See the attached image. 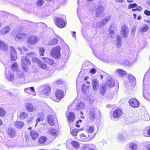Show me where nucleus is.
I'll use <instances>...</instances> for the list:
<instances>
[{
	"label": "nucleus",
	"instance_id": "a19ab883",
	"mask_svg": "<svg viewBox=\"0 0 150 150\" xmlns=\"http://www.w3.org/2000/svg\"><path fill=\"white\" fill-rule=\"evenodd\" d=\"M24 123L21 122L16 121L15 124V125L16 127L21 128L23 125Z\"/></svg>",
	"mask_w": 150,
	"mask_h": 150
},
{
	"label": "nucleus",
	"instance_id": "2f4dec72",
	"mask_svg": "<svg viewBox=\"0 0 150 150\" xmlns=\"http://www.w3.org/2000/svg\"><path fill=\"white\" fill-rule=\"evenodd\" d=\"M30 133L32 139L33 140L37 138L39 136L38 133L34 130L31 131Z\"/></svg>",
	"mask_w": 150,
	"mask_h": 150
},
{
	"label": "nucleus",
	"instance_id": "49530a36",
	"mask_svg": "<svg viewBox=\"0 0 150 150\" xmlns=\"http://www.w3.org/2000/svg\"><path fill=\"white\" fill-rule=\"evenodd\" d=\"M45 51L43 47H40L39 48V51L40 56H43L44 55Z\"/></svg>",
	"mask_w": 150,
	"mask_h": 150
},
{
	"label": "nucleus",
	"instance_id": "393cba45",
	"mask_svg": "<svg viewBox=\"0 0 150 150\" xmlns=\"http://www.w3.org/2000/svg\"><path fill=\"white\" fill-rule=\"evenodd\" d=\"M48 132L53 136H57L58 133L57 129L51 128L48 129Z\"/></svg>",
	"mask_w": 150,
	"mask_h": 150
},
{
	"label": "nucleus",
	"instance_id": "680f3d73",
	"mask_svg": "<svg viewBox=\"0 0 150 150\" xmlns=\"http://www.w3.org/2000/svg\"><path fill=\"white\" fill-rule=\"evenodd\" d=\"M144 14L147 16H150V11L147 10H145L144 12Z\"/></svg>",
	"mask_w": 150,
	"mask_h": 150
},
{
	"label": "nucleus",
	"instance_id": "774afa93",
	"mask_svg": "<svg viewBox=\"0 0 150 150\" xmlns=\"http://www.w3.org/2000/svg\"><path fill=\"white\" fill-rule=\"evenodd\" d=\"M41 118H38V119L36 120V122L37 123L35 125V126H36L38 122H40V121Z\"/></svg>",
	"mask_w": 150,
	"mask_h": 150
},
{
	"label": "nucleus",
	"instance_id": "6e6552de",
	"mask_svg": "<svg viewBox=\"0 0 150 150\" xmlns=\"http://www.w3.org/2000/svg\"><path fill=\"white\" fill-rule=\"evenodd\" d=\"M39 38L36 36L31 35L29 36L27 40V42L31 45H34L39 40Z\"/></svg>",
	"mask_w": 150,
	"mask_h": 150
},
{
	"label": "nucleus",
	"instance_id": "c85d7f7f",
	"mask_svg": "<svg viewBox=\"0 0 150 150\" xmlns=\"http://www.w3.org/2000/svg\"><path fill=\"white\" fill-rule=\"evenodd\" d=\"M111 18V16H108L105 17L100 22L101 24L104 26L110 21Z\"/></svg>",
	"mask_w": 150,
	"mask_h": 150
},
{
	"label": "nucleus",
	"instance_id": "4be33fe9",
	"mask_svg": "<svg viewBox=\"0 0 150 150\" xmlns=\"http://www.w3.org/2000/svg\"><path fill=\"white\" fill-rule=\"evenodd\" d=\"M66 115L69 122H72L74 121L75 118V115L73 112H70L68 114L67 112L66 113Z\"/></svg>",
	"mask_w": 150,
	"mask_h": 150
},
{
	"label": "nucleus",
	"instance_id": "7c9ffc66",
	"mask_svg": "<svg viewBox=\"0 0 150 150\" xmlns=\"http://www.w3.org/2000/svg\"><path fill=\"white\" fill-rule=\"evenodd\" d=\"M28 116L29 115L28 113L23 112L20 113L19 117L21 119L23 120L27 119L28 117Z\"/></svg>",
	"mask_w": 150,
	"mask_h": 150
},
{
	"label": "nucleus",
	"instance_id": "aec40b11",
	"mask_svg": "<svg viewBox=\"0 0 150 150\" xmlns=\"http://www.w3.org/2000/svg\"><path fill=\"white\" fill-rule=\"evenodd\" d=\"M114 73L117 75L118 74L121 76L123 77L126 74V71L121 69H117L115 70Z\"/></svg>",
	"mask_w": 150,
	"mask_h": 150
},
{
	"label": "nucleus",
	"instance_id": "f257e3e1",
	"mask_svg": "<svg viewBox=\"0 0 150 150\" xmlns=\"http://www.w3.org/2000/svg\"><path fill=\"white\" fill-rule=\"evenodd\" d=\"M21 66L23 69L25 71H28V66L31 65V62L27 58L26 56H23L21 59Z\"/></svg>",
	"mask_w": 150,
	"mask_h": 150
},
{
	"label": "nucleus",
	"instance_id": "603ef678",
	"mask_svg": "<svg viewBox=\"0 0 150 150\" xmlns=\"http://www.w3.org/2000/svg\"><path fill=\"white\" fill-rule=\"evenodd\" d=\"M117 139L119 141H121L124 139V137L122 134H119L117 135Z\"/></svg>",
	"mask_w": 150,
	"mask_h": 150
},
{
	"label": "nucleus",
	"instance_id": "4c0bfd02",
	"mask_svg": "<svg viewBox=\"0 0 150 150\" xmlns=\"http://www.w3.org/2000/svg\"><path fill=\"white\" fill-rule=\"evenodd\" d=\"M42 59L48 64L52 65L54 63V62L53 59L49 58L42 57Z\"/></svg>",
	"mask_w": 150,
	"mask_h": 150
},
{
	"label": "nucleus",
	"instance_id": "4d7b16f0",
	"mask_svg": "<svg viewBox=\"0 0 150 150\" xmlns=\"http://www.w3.org/2000/svg\"><path fill=\"white\" fill-rule=\"evenodd\" d=\"M40 60H39L37 57H33L32 58V61L33 62H36L37 63V64H38V63L39 61H40Z\"/></svg>",
	"mask_w": 150,
	"mask_h": 150
},
{
	"label": "nucleus",
	"instance_id": "6ab92c4d",
	"mask_svg": "<svg viewBox=\"0 0 150 150\" xmlns=\"http://www.w3.org/2000/svg\"><path fill=\"white\" fill-rule=\"evenodd\" d=\"M10 30V28L9 26H5L0 30V35H4L8 33Z\"/></svg>",
	"mask_w": 150,
	"mask_h": 150
},
{
	"label": "nucleus",
	"instance_id": "ea45409f",
	"mask_svg": "<svg viewBox=\"0 0 150 150\" xmlns=\"http://www.w3.org/2000/svg\"><path fill=\"white\" fill-rule=\"evenodd\" d=\"M72 145L76 149H78L80 146L79 144L75 141H72L71 142Z\"/></svg>",
	"mask_w": 150,
	"mask_h": 150
},
{
	"label": "nucleus",
	"instance_id": "ddd939ff",
	"mask_svg": "<svg viewBox=\"0 0 150 150\" xmlns=\"http://www.w3.org/2000/svg\"><path fill=\"white\" fill-rule=\"evenodd\" d=\"M105 10L104 7L101 4L98 5L96 12V16L97 17H99L100 16L102 13Z\"/></svg>",
	"mask_w": 150,
	"mask_h": 150
},
{
	"label": "nucleus",
	"instance_id": "f704fd0d",
	"mask_svg": "<svg viewBox=\"0 0 150 150\" xmlns=\"http://www.w3.org/2000/svg\"><path fill=\"white\" fill-rule=\"evenodd\" d=\"M107 87L105 84L102 85L100 86V93L102 95H104L105 93Z\"/></svg>",
	"mask_w": 150,
	"mask_h": 150
},
{
	"label": "nucleus",
	"instance_id": "5fc2aeb1",
	"mask_svg": "<svg viewBox=\"0 0 150 150\" xmlns=\"http://www.w3.org/2000/svg\"><path fill=\"white\" fill-rule=\"evenodd\" d=\"M35 55V53L33 52H30L26 54V55L28 57H30L34 56Z\"/></svg>",
	"mask_w": 150,
	"mask_h": 150
},
{
	"label": "nucleus",
	"instance_id": "09e8293b",
	"mask_svg": "<svg viewBox=\"0 0 150 150\" xmlns=\"http://www.w3.org/2000/svg\"><path fill=\"white\" fill-rule=\"evenodd\" d=\"M79 131V129H73L71 131V133L73 136H76L77 135Z\"/></svg>",
	"mask_w": 150,
	"mask_h": 150
},
{
	"label": "nucleus",
	"instance_id": "bb28decb",
	"mask_svg": "<svg viewBox=\"0 0 150 150\" xmlns=\"http://www.w3.org/2000/svg\"><path fill=\"white\" fill-rule=\"evenodd\" d=\"M81 141L84 142H87L89 140L87 139V136L84 134L82 133L80 135V138L79 139Z\"/></svg>",
	"mask_w": 150,
	"mask_h": 150
},
{
	"label": "nucleus",
	"instance_id": "e433bc0d",
	"mask_svg": "<svg viewBox=\"0 0 150 150\" xmlns=\"http://www.w3.org/2000/svg\"><path fill=\"white\" fill-rule=\"evenodd\" d=\"M7 133L9 136L11 137L13 136L15 134L14 129L11 127H9L8 129Z\"/></svg>",
	"mask_w": 150,
	"mask_h": 150
},
{
	"label": "nucleus",
	"instance_id": "a211bd4d",
	"mask_svg": "<svg viewBox=\"0 0 150 150\" xmlns=\"http://www.w3.org/2000/svg\"><path fill=\"white\" fill-rule=\"evenodd\" d=\"M25 107L26 110L28 112H32L34 110V106L31 103H27L25 104Z\"/></svg>",
	"mask_w": 150,
	"mask_h": 150
},
{
	"label": "nucleus",
	"instance_id": "69168bd1",
	"mask_svg": "<svg viewBox=\"0 0 150 150\" xmlns=\"http://www.w3.org/2000/svg\"><path fill=\"white\" fill-rule=\"evenodd\" d=\"M82 120H78V121L76 122V126L77 127H80V126L79 125H78V124L79 123V122H81Z\"/></svg>",
	"mask_w": 150,
	"mask_h": 150
},
{
	"label": "nucleus",
	"instance_id": "412c9836",
	"mask_svg": "<svg viewBox=\"0 0 150 150\" xmlns=\"http://www.w3.org/2000/svg\"><path fill=\"white\" fill-rule=\"evenodd\" d=\"M129 148L130 150H137L138 148V145L137 143L131 142L129 144Z\"/></svg>",
	"mask_w": 150,
	"mask_h": 150
},
{
	"label": "nucleus",
	"instance_id": "0eeeda50",
	"mask_svg": "<svg viewBox=\"0 0 150 150\" xmlns=\"http://www.w3.org/2000/svg\"><path fill=\"white\" fill-rule=\"evenodd\" d=\"M55 23L60 28H64L66 24V23L64 20L60 18H56Z\"/></svg>",
	"mask_w": 150,
	"mask_h": 150
},
{
	"label": "nucleus",
	"instance_id": "e2e57ef3",
	"mask_svg": "<svg viewBox=\"0 0 150 150\" xmlns=\"http://www.w3.org/2000/svg\"><path fill=\"white\" fill-rule=\"evenodd\" d=\"M94 136H94L92 135H88L87 137V139H89L88 140V142L92 139L94 138Z\"/></svg>",
	"mask_w": 150,
	"mask_h": 150
},
{
	"label": "nucleus",
	"instance_id": "72a5a7b5",
	"mask_svg": "<svg viewBox=\"0 0 150 150\" xmlns=\"http://www.w3.org/2000/svg\"><path fill=\"white\" fill-rule=\"evenodd\" d=\"M6 76L7 79L10 81L13 80L14 79L13 74L12 73H9V72L8 73H6Z\"/></svg>",
	"mask_w": 150,
	"mask_h": 150
},
{
	"label": "nucleus",
	"instance_id": "de8ad7c7",
	"mask_svg": "<svg viewBox=\"0 0 150 150\" xmlns=\"http://www.w3.org/2000/svg\"><path fill=\"white\" fill-rule=\"evenodd\" d=\"M129 79L131 82H134L135 80L134 77L132 75L129 74L128 75Z\"/></svg>",
	"mask_w": 150,
	"mask_h": 150
},
{
	"label": "nucleus",
	"instance_id": "338daca9",
	"mask_svg": "<svg viewBox=\"0 0 150 150\" xmlns=\"http://www.w3.org/2000/svg\"><path fill=\"white\" fill-rule=\"evenodd\" d=\"M33 118V117H30L28 120V122L31 121Z\"/></svg>",
	"mask_w": 150,
	"mask_h": 150
},
{
	"label": "nucleus",
	"instance_id": "bf43d9fd",
	"mask_svg": "<svg viewBox=\"0 0 150 150\" xmlns=\"http://www.w3.org/2000/svg\"><path fill=\"white\" fill-rule=\"evenodd\" d=\"M96 72V70L94 68H92L89 71V72L91 74H94Z\"/></svg>",
	"mask_w": 150,
	"mask_h": 150
},
{
	"label": "nucleus",
	"instance_id": "8fccbe9b",
	"mask_svg": "<svg viewBox=\"0 0 150 150\" xmlns=\"http://www.w3.org/2000/svg\"><path fill=\"white\" fill-rule=\"evenodd\" d=\"M46 141V138L45 137H42L40 138L39 140V142L40 143H43Z\"/></svg>",
	"mask_w": 150,
	"mask_h": 150
},
{
	"label": "nucleus",
	"instance_id": "39448f33",
	"mask_svg": "<svg viewBox=\"0 0 150 150\" xmlns=\"http://www.w3.org/2000/svg\"><path fill=\"white\" fill-rule=\"evenodd\" d=\"M98 110L96 107L91 108L89 112V117L91 120L94 121L97 116Z\"/></svg>",
	"mask_w": 150,
	"mask_h": 150
},
{
	"label": "nucleus",
	"instance_id": "1a4fd4ad",
	"mask_svg": "<svg viewBox=\"0 0 150 150\" xmlns=\"http://www.w3.org/2000/svg\"><path fill=\"white\" fill-rule=\"evenodd\" d=\"M122 114V110L120 109H117L113 111L112 115H111V118L112 120H114L115 118H119Z\"/></svg>",
	"mask_w": 150,
	"mask_h": 150
},
{
	"label": "nucleus",
	"instance_id": "5701e85b",
	"mask_svg": "<svg viewBox=\"0 0 150 150\" xmlns=\"http://www.w3.org/2000/svg\"><path fill=\"white\" fill-rule=\"evenodd\" d=\"M107 85L109 87H112L114 86V80L113 78L109 77L107 79Z\"/></svg>",
	"mask_w": 150,
	"mask_h": 150
},
{
	"label": "nucleus",
	"instance_id": "473e14b6",
	"mask_svg": "<svg viewBox=\"0 0 150 150\" xmlns=\"http://www.w3.org/2000/svg\"><path fill=\"white\" fill-rule=\"evenodd\" d=\"M38 65L42 69H45L47 67V65L45 62H42L41 60L39 62Z\"/></svg>",
	"mask_w": 150,
	"mask_h": 150
},
{
	"label": "nucleus",
	"instance_id": "c03bdc74",
	"mask_svg": "<svg viewBox=\"0 0 150 150\" xmlns=\"http://www.w3.org/2000/svg\"><path fill=\"white\" fill-rule=\"evenodd\" d=\"M58 41L56 39H53L50 40L48 42V44L50 45H52L57 44Z\"/></svg>",
	"mask_w": 150,
	"mask_h": 150
},
{
	"label": "nucleus",
	"instance_id": "79ce46f5",
	"mask_svg": "<svg viewBox=\"0 0 150 150\" xmlns=\"http://www.w3.org/2000/svg\"><path fill=\"white\" fill-rule=\"evenodd\" d=\"M11 68L13 71H17L18 70V67L16 62H14L11 66Z\"/></svg>",
	"mask_w": 150,
	"mask_h": 150
},
{
	"label": "nucleus",
	"instance_id": "a18cd8bd",
	"mask_svg": "<svg viewBox=\"0 0 150 150\" xmlns=\"http://www.w3.org/2000/svg\"><path fill=\"white\" fill-rule=\"evenodd\" d=\"M6 114V111L3 108H0V117L4 116Z\"/></svg>",
	"mask_w": 150,
	"mask_h": 150
},
{
	"label": "nucleus",
	"instance_id": "9d476101",
	"mask_svg": "<svg viewBox=\"0 0 150 150\" xmlns=\"http://www.w3.org/2000/svg\"><path fill=\"white\" fill-rule=\"evenodd\" d=\"M10 53L11 60L15 61L17 59V54L15 48L13 47H10Z\"/></svg>",
	"mask_w": 150,
	"mask_h": 150
},
{
	"label": "nucleus",
	"instance_id": "423d86ee",
	"mask_svg": "<svg viewBox=\"0 0 150 150\" xmlns=\"http://www.w3.org/2000/svg\"><path fill=\"white\" fill-rule=\"evenodd\" d=\"M129 29L128 26L125 25H123L121 28L120 34L123 38H126L128 36Z\"/></svg>",
	"mask_w": 150,
	"mask_h": 150
},
{
	"label": "nucleus",
	"instance_id": "6e6d98bb",
	"mask_svg": "<svg viewBox=\"0 0 150 150\" xmlns=\"http://www.w3.org/2000/svg\"><path fill=\"white\" fill-rule=\"evenodd\" d=\"M137 5L136 4H131L128 6V8L130 9L132 8L136 7L137 6Z\"/></svg>",
	"mask_w": 150,
	"mask_h": 150
},
{
	"label": "nucleus",
	"instance_id": "9b49d317",
	"mask_svg": "<svg viewBox=\"0 0 150 150\" xmlns=\"http://www.w3.org/2000/svg\"><path fill=\"white\" fill-rule=\"evenodd\" d=\"M28 37L27 34L25 33H20L18 34L15 38V40L17 42L23 41Z\"/></svg>",
	"mask_w": 150,
	"mask_h": 150
},
{
	"label": "nucleus",
	"instance_id": "f8f14e48",
	"mask_svg": "<svg viewBox=\"0 0 150 150\" xmlns=\"http://www.w3.org/2000/svg\"><path fill=\"white\" fill-rule=\"evenodd\" d=\"M129 102L130 106L134 108H138L139 106V101L137 99L134 98L130 99Z\"/></svg>",
	"mask_w": 150,
	"mask_h": 150
},
{
	"label": "nucleus",
	"instance_id": "58836bf2",
	"mask_svg": "<svg viewBox=\"0 0 150 150\" xmlns=\"http://www.w3.org/2000/svg\"><path fill=\"white\" fill-rule=\"evenodd\" d=\"M114 26L113 25H111L109 28V32L110 34L111 37H113V34L114 33V30L113 29Z\"/></svg>",
	"mask_w": 150,
	"mask_h": 150
},
{
	"label": "nucleus",
	"instance_id": "0e129e2a",
	"mask_svg": "<svg viewBox=\"0 0 150 150\" xmlns=\"http://www.w3.org/2000/svg\"><path fill=\"white\" fill-rule=\"evenodd\" d=\"M146 118H144V120L146 121H148L149 120H150V117L149 115L146 114L145 116Z\"/></svg>",
	"mask_w": 150,
	"mask_h": 150
},
{
	"label": "nucleus",
	"instance_id": "b1692460",
	"mask_svg": "<svg viewBox=\"0 0 150 150\" xmlns=\"http://www.w3.org/2000/svg\"><path fill=\"white\" fill-rule=\"evenodd\" d=\"M76 109L78 110H83L85 108V105L82 102H79L76 105Z\"/></svg>",
	"mask_w": 150,
	"mask_h": 150
},
{
	"label": "nucleus",
	"instance_id": "4468645a",
	"mask_svg": "<svg viewBox=\"0 0 150 150\" xmlns=\"http://www.w3.org/2000/svg\"><path fill=\"white\" fill-rule=\"evenodd\" d=\"M47 120L48 123L51 125L53 126L57 121V119L55 116L49 115L47 117Z\"/></svg>",
	"mask_w": 150,
	"mask_h": 150
},
{
	"label": "nucleus",
	"instance_id": "dca6fc26",
	"mask_svg": "<svg viewBox=\"0 0 150 150\" xmlns=\"http://www.w3.org/2000/svg\"><path fill=\"white\" fill-rule=\"evenodd\" d=\"M115 43L116 47L117 48H120L122 46V39L119 35H117L116 36Z\"/></svg>",
	"mask_w": 150,
	"mask_h": 150
},
{
	"label": "nucleus",
	"instance_id": "20e7f679",
	"mask_svg": "<svg viewBox=\"0 0 150 150\" xmlns=\"http://www.w3.org/2000/svg\"><path fill=\"white\" fill-rule=\"evenodd\" d=\"M60 47L59 46H56L52 48L50 51V54L53 58H58L60 57Z\"/></svg>",
	"mask_w": 150,
	"mask_h": 150
},
{
	"label": "nucleus",
	"instance_id": "13d9d810",
	"mask_svg": "<svg viewBox=\"0 0 150 150\" xmlns=\"http://www.w3.org/2000/svg\"><path fill=\"white\" fill-rule=\"evenodd\" d=\"M103 27V25L101 24V22L100 23H98L96 24V28H102Z\"/></svg>",
	"mask_w": 150,
	"mask_h": 150
},
{
	"label": "nucleus",
	"instance_id": "3c124183",
	"mask_svg": "<svg viewBox=\"0 0 150 150\" xmlns=\"http://www.w3.org/2000/svg\"><path fill=\"white\" fill-rule=\"evenodd\" d=\"M44 4L43 0H37V5L38 6H42Z\"/></svg>",
	"mask_w": 150,
	"mask_h": 150
},
{
	"label": "nucleus",
	"instance_id": "f3484780",
	"mask_svg": "<svg viewBox=\"0 0 150 150\" xmlns=\"http://www.w3.org/2000/svg\"><path fill=\"white\" fill-rule=\"evenodd\" d=\"M25 93L31 94L33 96H35L36 95V93L35 91L34 88L33 87H32L29 88H25L24 90Z\"/></svg>",
	"mask_w": 150,
	"mask_h": 150
},
{
	"label": "nucleus",
	"instance_id": "a878e982",
	"mask_svg": "<svg viewBox=\"0 0 150 150\" xmlns=\"http://www.w3.org/2000/svg\"><path fill=\"white\" fill-rule=\"evenodd\" d=\"M0 49L3 50H6L8 49V45L2 40H0Z\"/></svg>",
	"mask_w": 150,
	"mask_h": 150
},
{
	"label": "nucleus",
	"instance_id": "052dcab7",
	"mask_svg": "<svg viewBox=\"0 0 150 150\" xmlns=\"http://www.w3.org/2000/svg\"><path fill=\"white\" fill-rule=\"evenodd\" d=\"M136 30V28L135 26H134L132 28L131 30V33L132 34L134 35Z\"/></svg>",
	"mask_w": 150,
	"mask_h": 150
},
{
	"label": "nucleus",
	"instance_id": "7ed1b4c3",
	"mask_svg": "<svg viewBox=\"0 0 150 150\" xmlns=\"http://www.w3.org/2000/svg\"><path fill=\"white\" fill-rule=\"evenodd\" d=\"M55 98H51L54 101L58 102L64 97V93L63 91L61 89H58L56 90L55 93Z\"/></svg>",
	"mask_w": 150,
	"mask_h": 150
},
{
	"label": "nucleus",
	"instance_id": "c756f323",
	"mask_svg": "<svg viewBox=\"0 0 150 150\" xmlns=\"http://www.w3.org/2000/svg\"><path fill=\"white\" fill-rule=\"evenodd\" d=\"M92 65V64L91 63L89 62H86L83 65L82 68L84 70L89 69Z\"/></svg>",
	"mask_w": 150,
	"mask_h": 150
},
{
	"label": "nucleus",
	"instance_id": "c9c22d12",
	"mask_svg": "<svg viewBox=\"0 0 150 150\" xmlns=\"http://www.w3.org/2000/svg\"><path fill=\"white\" fill-rule=\"evenodd\" d=\"M16 76L17 78L20 79H23L25 77L22 71L20 70L18 71V70L16 72Z\"/></svg>",
	"mask_w": 150,
	"mask_h": 150
},
{
	"label": "nucleus",
	"instance_id": "cd10ccee",
	"mask_svg": "<svg viewBox=\"0 0 150 150\" xmlns=\"http://www.w3.org/2000/svg\"><path fill=\"white\" fill-rule=\"evenodd\" d=\"M149 28V26L147 25L144 24L139 29V31L141 33H144L148 30Z\"/></svg>",
	"mask_w": 150,
	"mask_h": 150
},
{
	"label": "nucleus",
	"instance_id": "37998d69",
	"mask_svg": "<svg viewBox=\"0 0 150 150\" xmlns=\"http://www.w3.org/2000/svg\"><path fill=\"white\" fill-rule=\"evenodd\" d=\"M95 130V128L93 126H91L86 129V132L89 133H92Z\"/></svg>",
	"mask_w": 150,
	"mask_h": 150
},
{
	"label": "nucleus",
	"instance_id": "f03ea898",
	"mask_svg": "<svg viewBox=\"0 0 150 150\" xmlns=\"http://www.w3.org/2000/svg\"><path fill=\"white\" fill-rule=\"evenodd\" d=\"M42 89L40 93V96L43 98H46L48 96L51 90V87L48 85H44L42 86Z\"/></svg>",
	"mask_w": 150,
	"mask_h": 150
},
{
	"label": "nucleus",
	"instance_id": "2eb2a0df",
	"mask_svg": "<svg viewBox=\"0 0 150 150\" xmlns=\"http://www.w3.org/2000/svg\"><path fill=\"white\" fill-rule=\"evenodd\" d=\"M92 84L93 91L95 92H96L99 87V83L97 79H93L92 81Z\"/></svg>",
	"mask_w": 150,
	"mask_h": 150
},
{
	"label": "nucleus",
	"instance_id": "864d4df0",
	"mask_svg": "<svg viewBox=\"0 0 150 150\" xmlns=\"http://www.w3.org/2000/svg\"><path fill=\"white\" fill-rule=\"evenodd\" d=\"M82 90L83 92L85 93L87 89H88V87L85 84H83L81 86Z\"/></svg>",
	"mask_w": 150,
	"mask_h": 150
}]
</instances>
